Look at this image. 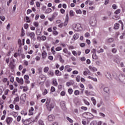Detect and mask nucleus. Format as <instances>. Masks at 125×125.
Masks as SVG:
<instances>
[{"mask_svg": "<svg viewBox=\"0 0 125 125\" xmlns=\"http://www.w3.org/2000/svg\"><path fill=\"white\" fill-rule=\"evenodd\" d=\"M45 104L48 111H51V109L54 108V104L50 103V99H47Z\"/></svg>", "mask_w": 125, "mask_h": 125, "instance_id": "nucleus-1", "label": "nucleus"}, {"mask_svg": "<svg viewBox=\"0 0 125 125\" xmlns=\"http://www.w3.org/2000/svg\"><path fill=\"white\" fill-rule=\"evenodd\" d=\"M26 35L27 37H30L31 40L33 41V42L36 41V38L35 36L36 35L35 34V33L34 32H27L26 33Z\"/></svg>", "mask_w": 125, "mask_h": 125, "instance_id": "nucleus-2", "label": "nucleus"}, {"mask_svg": "<svg viewBox=\"0 0 125 125\" xmlns=\"http://www.w3.org/2000/svg\"><path fill=\"white\" fill-rule=\"evenodd\" d=\"M38 119H39V116H37L36 117L35 119H34L33 118H31L26 119V121H27V122H29L30 124H32V123L33 122L35 123V122H37Z\"/></svg>", "mask_w": 125, "mask_h": 125, "instance_id": "nucleus-3", "label": "nucleus"}, {"mask_svg": "<svg viewBox=\"0 0 125 125\" xmlns=\"http://www.w3.org/2000/svg\"><path fill=\"white\" fill-rule=\"evenodd\" d=\"M83 115H86V116H88V117H91L87 118V119L88 120V119L89 120H92V119H93V118H94V116L92 114H91L89 112H85V113H83Z\"/></svg>", "mask_w": 125, "mask_h": 125, "instance_id": "nucleus-4", "label": "nucleus"}, {"mask_svg": "<svg viewBox=\"0 0 125 125\" xmlns=\"http://www.w3.org/2000/svg\"><path fill=\"white\" fill-rule=\"evenodd\" d=\"M16 81L17 82V83H21V84H24V80L22 78L20 79L19 77H16Z\"/></svg>", "mask_w": 125, "mask_h": 125, "instance_id": "nucleus-5", "label": "nucleus"}, {"mask_svg": "<svg viewBox=\"0 0 125 125\" xmlns=\"http://www.w3.org/2000/svg\"><path fill=\"white\" fill-rule=\"evenodd\" d=\"M75 28L76 29V31L77 32H81V31H83V27H82V25H81V24L76 25Z\"/></svg>", "mask_w": 125, "mask_h": 125, "instance_id": "nucleus-6", "label": "nucleus"}, {"mask_svg": "<svg viewBox=\"0 0 125 125\" xmlns=\"http://www.w3.org/2000/svg\"><path fill=\"white\" fill-rule=\"evenodd\" d=\"M119 80L121 81V82H123L125 84V76L121 74L119 76Z\"/></svg>", "mask_w": 125, "mask_h": 125, "instance_id": "nucleus-7", "label": "nucleus"}, {"mask_svg": "<svg viewBox=\"0 0 125 125\" xmlns=\"http://www.w3.org/2000/svg\"><path fill=\"white\" fill-rule=\"evenodd\" d=\"M68 21H69V14H67L65 17V20L64 23V27H66V26H67V24H68Z\"/></svg>", "mask_w": 125, "mask_h": 125, "instance_id": "nucleus-8", "label": "nucleus"}, {"mask_svg": "<svg viewBox=\"0 0 125 125\" xmlns=\"http://www.w3.org/2000/svg\"><path fill=\"white\" fill-rule=\"evenodd\" d=\"M55 118V117L53 115H50L48 116V120L49 122H52L53 121H54Z\"/></svg>", "mask_w": 125, "mask_h": 125, "instance_id": "nucleus-9", "label": "nucleus"}, {"mask_svg": "<svg viewBox=\"0 0 125 125\" xmlns=\"http://www.w3.org/2000/svg\"><path fill=\"white\" fill-rule=\"evenodd\" d=\"M12 118L11 117H7L6 119V122L7 123V125H10V123H12Z\"/></svg>", "mask_w": 125, "mask_h": 125, "instance_id": "nucleus-10", "label": "nucleus"}, {"mask_svg": "<svg viewBox=\"0 0 125 125\" xmlns=\"http://www.w3.org/2000/svg\"><path fill=\"white\" fill-rule=\"evenodd\" d=\"M105 76L107 79H111L112 76L111 75V73L109 72H106L105 73Z\"/></svg>", "mask_w": 125, "mask_h": 125, "instance_id": "nucleus-11", "label": "nucleus"}, {"mask_svg": "<svg viewBox=\"0 0 125 125\" xmlns=\"http://www.w3.org/2000/svg\"><path fill=\"white\" fill-rule=\"evenodd\" d=\"M20 99L21 101H23V102H25V100L26 99V94H22L21 96Z\"/></svg>", "mask_w": 125, "mask_h": 125, "instance_id": "nucleus-12", "label": "nucleus"}, {"mask_svg": "<svg viewBox=\"0 0 125 125\" xmlns=\"http://www.w3.org/2000/svg\"><path fill=\"white\" fill-rule=\"evenodd\" d=\"M60 105L62 108V109H65L66 108V104H65V102L64 101L61 102Z\"/></svg>", "mask_w": 125, "mask_h": 125, "instance_id": "nucleus-13", "label": "nucleus"}, {"mask_svg": "<svg viewBox=\"0 0 125 125\" xmlns=\"http://www.w3.org/2000/svg\"><path fill=\"white\" fill-rule=\"evenodd\" d=\"M42 59H45L47 55L46 52H45V51H43V52L42 53Z\"/></svg>", "mask_w": 125, "mask_h": 125, "instance_id": "nucleus-14", "label": "nucleus"}, {"mask_svg": "<svg viewBox=\"0 0 125 125\" xmlns=\"http://www.w3.org/2000/svg\"><path fill=\"white\" fill-rule=\"evenodd\" d=\"M63 52H64V53H65L66 54H68V55H71V52H69V51H68V49H67V48H64L63 49Z\"/></svg>", "mask_w": 125, "mask_h": 125, "instance_id": "nucleus-15", "label": "nucleus"}, {"mask_svg": "<svg viewBox=\"0 0 125 125\" xmlns=\"http://www.w3.org/2000/svg\"><path fill=\"white\" fill-rule=\"evenodd\" d=\"M89 69H90L91 71H93V72L97 71V69L96 68V67H92L91 65L89 66Z\"/></svg>", "mask_w": 125, "mask_h": 125, "instance_id": "nucleus-16", "label": "nucleus"}, {"mask_svg": "<svg viewBox=\"0 0 125 125\" xmlns=\"http://www.w3.org/2000/svg\"><path fill=\"white\" fill-rule=\"evenodd\" d=\"M55 74L56 76H61V75H62V73H61V72L59 70H55Z\"/></svg>", "mask_w": 125, "mask_h": 125, "instance_id": "nucleus-17", "label": "nucleus"}, {"mask_svg": "<svg viewBox=\"0 0 125 125\" xmlns=\"http://www.w3.org/2000/svg\"><path fill=\"white\" fill-rule=\"evenodd\" d=\"M47 75L48 76H51V77H53V76H54V73L53 72V71L50 70L48 72Z\"/></svg>", "mask_w": 125, "mask_h": 125, "instance_id": "nucleus-18", "label": "nucleus"}, {"mask_svg": "<svg viewBox=\"0 0 125 125\" xmlns=\"http://www.w3.org/2000/svg\"><path fill=\"white\" fill-rule=\"evenodd\" d=\"M119 28H120V24L115 23L114 25V29H115V30H118Z\"/></svg>", "mask_w": 125, "mask_h": 125, "instance_id": "nucleus-19", "label": "nucleus"}, {"mask_svg": "<svg viewBox=\"0 0 125 125\" xmlns=\"http://www.w3.org/2000/svg\"><path fill=\"white\" fill-rule=\"evenodd\" d=\"M79 37H80L79 34L78 33H76L73 36V39H74V40H78V39H79Z\"/></svg>", "mask_w": 125, "mask_h": 125, "instance_id": "nucleus-20", "label": "nucleus"}, {"mask_svg": "<svg viewBox=\"0 0 125 125\" xmlns=\"http://www.w3.org/2000/svg\"><path fill=\"white\" fill-rule=\"evenodd\" d=\"M93 59H95L96 60L97 59H98V56L96 55V53H93L92 56Z\"/></svg>", "mask_w": 125, "mask_h": 125, "instance_id": "nucleus-21", "label": "nucleus"}, {"mask_svg": "<svg viewBox=\"0 0 125 125\" xmlns=\"http://www.w3.org/2000/svg\"><path fill=\"white\" fill-rule=\"evenodd\" d=\"M51 11H52V9L50 8H48L46 10L45 13L47 14L48 13H50Z\"/></svg>", "mask_w": 125, "mask_h": 125, "instance_id": "nucleus-22", "label": "nucleus"}, {"mask_svg": "<svg viewBox=\"0 0 125 125\" xmlns=\"http://www.w3.org/2000/svg\"><path fill=\"white\" fill-rule=\"evenodd\" d=\"M109 90H110L109 88H108V87H105L104 88V92H106V93H108Z\"/></svg>", "mask_w": 125, "mask_h": 125, "instance_id": "nucleus-23", "label": "nucleus"}, {"mask_svg": "<svg viewBox=\"0 0 125 125\" xmlns=\"http://www.w3.org/2000/svg\"><path fill=\"white\" fill-rule=\"evenodd\" d=\"M114 62L117 63V64H120V62H121V60H120V59L117 58L115 59H114Z\"/></svg>", "mask_w": 125, "mask_h": 125, "instance_id": "nucleus-24", "label": "nucleus"}, {"mask_svg": "<svg viewBox=\"0 0 125 125\" xmlns=\"http://www.w3.org/2000/svg\"><path fill=\"white\" fill-rule=\"evenodd\" d=\"M57 15H58V13L57 12H55L53 14L52 17V18H53L54 19H55V18L57 16Z\"/></svg>", "mask_w": 125, "mask_h": 125, "instance_id": "nucleus-25", "label": "nucleus"}, {"mask_svg": "<svg viewBox=\"0 0 125 125\" xmlns=\"http://www.w3.org/2000/svg\"><path fill=\"white\" fill-rule=\"evenodd\" d=\"M25 19L26 20V23H30L31 22V20H30V18H29V17L26 16L25 17Z\"/></svg>", "mask_w": 125, "mask_h": 125, "instance_id": "nucleus-26", "label": "nucleus"}, {"mask_svg": "<svg viewBox=\"0 0 125 125\" xmlns=\"http://www.w3.org/2000/svg\"><path fill=\"white\" fill-rule=\"evenodd\" d=\"M21 37H24V36H25V32L24 31V28H23V27L21 28Z\"/></svg>", "mask_w": 125, "mask_h": 125, "instance_id": "nucleus-27", "label": "nucleus"}, {"mask_svg": "<svg viewBox=\"0 0 125 125\" xmlns=\"http://www.w3.org/2000/svg\"><path fill=\"white\" fill-rule=\"evenodd\" d=\"M90 125H97V121H92L90 124Z\"/></svg>", "mask_w": 125, "mask_h": 125, "instance_id": "nucleus-28", "label": "nucleus"}, {"mask_svg": "<svg viewBox=\"0 0 125 125\" xmlns=\"http://www.w3.org/2000/svg\"><path fill=\"white\" fill-rule=\"evenodd\" d=\"M115 14H119V13H121V9H118L117 10H116L115 12H114Z\"/></svg>", "mask_w": 125, "mask_h": 125, "instance_id": "nucleus-29", "label": "nucleus"}, {"mask_svg": "<svg viewBox=\"0 0 125 125\" xmlns=\"http://www.w3.org/2000/svg\"><path fill=\"white\" fill-rule=\"evenodd\" d=\"M69 15L70 16H71V17L74 16V11L73 10H70L69 11Z\"/></svg>", "mask_w": 125, "mask_h": 125, "instance_id": "nucleus-30", "label": "nucleus"}, {"mask_svg": "<svg viewBox=\"0 0 125 125\" xmlns=\"http://www.w3.org/2000/svg\"><path fill=\"white\" fill-rule=\"evenodd\" d=\"M23 27H24V29L27 30V29H28V28H29V24L28 23H25L23 25Z\"/></svg>", "mask_w": 125, "mask_h": 125, "instance_id": "nucleus-31", "label": "nucleus"}, {"mask_svg": "<svg viewBox=\"0 0 125 125\" xmlns=\"http://www.w3.org/2000/svg\"><path fill=\"white\" fill-rule=\"evenodd\" d=\"M48 70H49V68L48 67H45L44 68V73H47L48 72Z\"/></svg>", "mask_w": 125, "mask_h": 125, "instance_id": "nucleus-32", "label": "nucleus"}, {"mask_svg": "<svg viewBox=\"0 0 125 125\" xmlns=\"http://www.w3.org/2000/svg\"><path fill=\"white\" fill-rule=\"evenodd\" d=\"M53 84L55 85V86H57L58 85V83H57V81H53Z\"/></svg>", "mask_w": 125, "mask_h": 125, "instance_id": "nucleus-33", "label": "nucleus"}, {"mask_svg": "<svg viewBox=\"0 0 125 125\" xmlns=\"http://www.w3.org/2000/svg\"><path fill=\"white\" fill-rule=\"evenodd\" d=\"M75 95H79L80 94V91L76 90L74 91Z\"/></svg>", "mask_w": 125, "mask_h": 125, "instance_id": "nucleus-34", "label": "nucleus"}, {"mask_svg": "<svg viewBox=\"0 0 125 125\" xmlns=\"http://www.w3.org/2000/svg\"><path fill=\"white\" fill-rule=\"evenodd\" d=\"M107 42H114V39H113V38H109L107 40Z\"/></svg>", "mask_w": 125, "mask_h": 125, "instance_id": "nucleus-35", "label": "nucleus"}, {"mask_svg": "<svg viewBox=\"0 0 125 125\" xmlns=\"http://www.w3.org/2000/svg\"><path fill=\"white\" fill-rule=\"evenodd\" d=\"M66 119L69 122V123H73V120H72V119L70 118L69 117H67Z\"/></svg>", "mask_w": 125, "mask_h": 125, "instance_id": "nucleus-36", "label": "nucleus"}, {"mask_svg": "<svg viewBox=\"0 0 125 125\" xmlns=\"http://www.w3.org/2000/svg\"><path fill=\"white\" fill-rule=\"evenodd\" d=\"M80 79L81 76H80V75H78L76 77V81L77 82V83H79Z\"/></svg>", "mask_w": 125, "mask_h": 125, "instance_id": "nucleus-37", "label": "nucleus"}, {"mask_svg": "<svg viewBox=\"0 0 125 125\" xmlns=\"http://www.w3.org/2000/svg\"><path fill=\"white\" fill-rule=\"evenodd\" d=\"M39 125H44V124L43 123V121L42 120H39Z\"/></svg>", "mask_w": 125, "mask_h": 125, "instance_id": "nucleus-38", "label": "nucleus"}, {"mask_svg": "<svg viewBox=\"0 0 125 125\" xmlns=\"http://www.w3.org/2000/svg\"><path fill=\"white\" fill-rule=\"evenodd\" d=\"M56 51H60V50H62V47H57L56 48Z\"/></svg>", "mask_w": 125, "mask_h": 125, "instance_id": "nucleus-39", "label": "nucleus"}, {"mask_svg": "<svg viewBox=\"0 0 125 125\" xmlns=\"http://www.w3.org/2000/svg\"><path fill=\"white\" fill-rule=\"evenodd\" d=\"M60 61L62 63H64V60L63 59H62V56H61V55H60Z\"/></svg>", "mask_w": 125, "mask_h": 125, "instance_id": "nucleus-40", "label": "nucleus"}, {"mask_svg": "<svg viewBox=\"0 0 125 125\" xmlns=\"http://www.w3.org/2000/svg\"><path fill=\"white\" fill-rule=\"evenodd\" d=\"M46 40V37L45 36H42L41 37V41H45Z\"/></svg>", "mask_w": 125, "mask_h": 125, "instance_id": "nucleus-41", "label": "nucleus"}, {"mask_svg": "<svg viewBox=\"0 0 125 125\" xmlns=\"http://www.w3.org/2000/svg\"><path fill=\"white\" fill-rule=\"evenodd\" d=\"M47 90L46 89H45L44 90V92L42 93L43 95H46V94H47Z\"/></svg>", "mask_w": 125, "mask_h": 125, "instance_id": "nucleus-42", "label": "nucleus"}, {"mask_svg": "<svg viewBox=\"0 0 125 125\" xmlns=\"http://www.w3.org/2000/svg\"><path fill=\"white\" fill-rule=\"evenodd\" d=\"M90 24L92 26H94L95 25V21H94V22H93V21H90Z\"/></svg>", "mask_w": 125, "mask_h": 125, "instance_id": "nucleus-43", "label": "nucleus"}, {"mask_svg": "<svg viewBox=\"0 0 125 125\" xmlns=\"http://www.w3.org/2000/svg\"><path fill=\"white\" fill-rule=\"evenodd\" d=\"M68 91L69 94H72V93H73V89L69 88L68 89Z\"/></svg>", "mask_w": 125, "mask_h": 125, "instance_id": "nucleus-44", "label": "nucleus"}, {"mask_svg": "<svg viewBox=\"0 0 125 125\" xmlns=\"http://www.w3.org/2000/svg\"><path fill=\"white\" fill-rule=\"evenodd\" d=\"M24 80H26V81H28V80H29V75H25L24 76Z\"/></svg>", "mask_w": 125, "mask_h": 125, "instance_id": "nucleus-45", "label": "nucleus"}, {"mask_svg": "<svg viewBox=\"0 0 125 125\" xmlns=\"http://www.w3.org/2000/svg\"><path fill=\"white\" fill-rule=\"evenodd\" d=\"M50 91L51 92H54V91H55V87H54V86H52L51 87Z\"/></svg>", "mask_w": 125, "mask_h": 125, "instance_id": "nucleus-46", "label": "nucleus"}, {"mask_svg": "<svg viewBox=\"0 0 125 125\" xmlns=\"http://www.w3.org/2000/svg\"><path fill=\"white\" fill-rule=\"evenodd\" d=\"M76 12L77 14H82V10L81 9L76 10Z\"/></svg>", "mask_w": 125, "mask_h": 125, "instance_id": "nucleus-47", "label": "nucleus"}, {"mask_svg": "<svg viewBox=\"0 0 125 125\" xmlns=\"http://www.w3.org/2000/svg\"><path fill=\"white\" fill-rule=\"evenodd\" d=\"M17 92V88H15L13 91L12 92V94H13V95H14V94H15V93Z\"/></svg>", "mask_w": 125, "mask_h": 125, "instance_id": "nucleus-48", "label": "nucleus"}, {"mask_svg": "<svg viewBox=\"0 0 125 125\" xmlns=\"http://www.w3.org/2000/svg\"><path fill=\"white\" fill-rule=\"evenodd\" d=\"M112 8L113 9H117L118 8V6H117L116 4H114L112 5Z\"/></svg>", "mask_w": 125, "mask_h": 125, "instance_id": "nucleus-49", "label": "nucleus"}, {"mask_svg": "<svg viewBox=\"0 0 125 125\" xmlns=\"http://www.w3.org/2000/svg\"><path fill=\"white\" fill-rule=\"evenodd\" d=\"M72 74L74 75H78L79 74V71L77 70H74L72 72Z\"/></svg>", "mask_w": 125, "mask_h": 125, "instance_id": "nucleus-50", "label": "nucleus"}, {"mask_svg": "<svg viewBox=\"0 0 125 125\" xmlns=\"http://www.w3.org/2000/svg\"><path fill=\"white\" fill-rule=\"evenodd\" d=\"M65 94H66V93L64 91H62L61 92V96H65Z\"/></svg>", "mask_w": 125, "mask_h": 125, "instance_id": "nucleus-51", "label": "nucleus"}, {"mask_svg": "<svg viewBox=\"0 0 125 125\" xmlns=\"http://www.w3.org/2000/svg\"><path fill=\"white\" fill-rule=\"evenodd\" d=\"M114 18H113V19H115V20H117V19H119L120 18V17L117 15H115L114 16Z\"/></svg>", "mask_w": 125, "mask_h": 125, "instance_id": "nucleus-52", "label": "nucleus"}, {"mask_svg": "<svg viewBox=\"0 0 125 125\" xmlns=\"http://www.w3.org/2000/svg\"><path fill=\"white\" fill-rule=\"evenodd\" d=\"M17 122H20V121H21V116H19L17 117Z\"/></svg>", "mask_w": 125, "mask_h": 125, "instance_id": "nucleus-53", "label": "nucleus"}, {"mask_svg": "<svg viewBox=\"0 0 125 125\" xmlns=\"http://www.w3.org/2000/svg\"><path fill=\"white\" fill-rule=\"evenodd\" d=\"M0 18L1 20V21H4V20H5V17H4V16H1L0 17Z\"/></svg>", "mask_w": 125, "mask_h": 125, "instance_id": "nucleus-54", "label": "nucleus"}, {"mask_svg": "<svg viewBox=\"0 0 125 125\" xmlns=\"http://www.w3.org/2000/svg\"><path fill=\"white\" fill-rule=\"evenodd\" d=\"M81 61H82V62H84V61H85V60H86L85 57H83L81 58Z\"/></svg>", "mask_w": 125, "mask_h": 125, "instance_id": "nucleus-55", "label": "nucleus"}, {"mask_svg": "<svg viewBox=\"0 0 125 125\" xmlns=\"http://www.w3.org/2000/svg\"><path fill=\"white\" fill-rule=\"evenodd\" d=\"M14 101H15V102H19V97H16Z\"/></svg>", "mask_w": 125, "mask_h": 125, "instance_id": "nucleus-56", "label": "nucleus"}, {"mask_svg": "<svg viewBox=\"0 0 125 125\" xmlns=\"http://www.w3.org/2000/svg\"><path fill=\"white\" fill-rule=\"evenodd\" d=\"M36 5L37 7H40L41 6V4L40 3V2H36Z\"/></svg>", "mask_w": 125, "mask_h": 125, "instance_id": "nucleus-57", "label": "nucleus"}, {"mask_svg": "<svg viewBox=\"0 0 125 125\" xmlns=\"http://www.w3.org/2000/svg\"><path fill=\"white\" fill-rule=\"evenodd\" d=\"M99 115H100V116H101V117H103L104 118V117H106V115H105V114H104L103 113H102V112H100V113H99Z\"/></svg>", "mask_w": 125, "mask_h": 125, "instance_id": "nucleus-58", "label": "nucleus"}, {"mask_svg": "<svg viewBox=\"0 0 125 125\" xmlns=\"http://www.w3.org/2000/svg\"><path fill=\"white\" fill-rule=\"evenodd\" d=\"M33 24H34V26H36V27H38L39 26V22H34L33 23Z\"/></svg>", "mask_w": 125, "mask_h": 125, "instance_id": "nucleus-59", "label": "nucleus"}, {"mask_svg": "<svg viewBox=\"0 0 125 125\" xmlns=\"http://www.w3.org/2000/svg\"><path fill=\"white\" fill-rule=\"evenodd\" d=\"M112 52L113 53H116L117 52V49L116 48H113L112 50Z\"/></svg>", "mask_w": 125, "mask_h": 125, "instance_id": "nucleus-60", "label": "nucleus"}, {"mask_svg": "<svg viewBox=\"0 0 125 125\" xmlns=\"http://www.w3.org/2000/svg\"><path fill=\"white\" fill-rule=\"evenodd\" d=\"M90 35L89 34V33L88 32H86L85 34V38H88V37H89Z\"/></svg>", "mask_w": 125, "mask_h": 125, "instance_id": "nucleus-61", "label": "nucleus"}, {"mask_svg": "<svg viewBox=\"0 0 125 125\" xmlns=\"http://www.w3.org/2000/svg\"><path fill=\"white\" fill-rule=\"evenodd\" d=\"M60 11L62 14H64V13H65V10H64V9H61Z\"/></svg>", "mask_w": 125, "mask_h": 125, "instance_id": "nucleus-62", "label": "nucleus"}, {"mask_svg": "<svg viewBox=\"0 0 125 125\" xmlns=\"http://www.w3.org/2000/svg\"><path fill=\"white\" fill-rule=\"evenodd\" d=\"M10 81L11 83H13L14 82V77H11L10 80Z\"/></svg>", "mask_w": 125, "mask_h": 125, "instance_id": "nucleus-63", "label": "nucleus"}, {"mask_svg": "<svg viewBox=\"0 0 125 125\" xmlns=\"http://www.w3.org/2000/svg\"><path fill=\"white\" fill-rule=\"evenodd\" d=\"M32 13V10L28 9L27 11V14H30V13Z\"/></svg>", "mask_w": 125, "mask_h": 125, "instance_id": "nucleus-64", "label": "nucleus"}]
</instances>
